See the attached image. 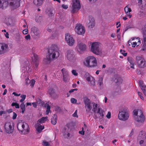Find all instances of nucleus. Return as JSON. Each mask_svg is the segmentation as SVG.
<instances>
[{
  "label": "nucleus",
  "instance_id": "nucleus-1",
  "mask_svg": "<svg viewBox=\"0 0 146 146\" xmlns=\"http://www.w3.org/2000/svg\"><path fill=\"white\" fill-rule=\"evenodd\" d=\"M31 69L30 64L29 61H26L23 64L21 67V76L25 78V84L26 85H29L31 88H33L35 84V81L32 79L30 80L29 79V76L31 72Z\"/></svg>",
  "mask_w": 146,
  "mask_h": 146
},
{
  "label": "nucleus",
  "instance_id": "nucleus-2",
  "mask_svg": "<svg viewBox=\"0 0 146 146\" xmlns=\"http://www.w3.org/2000/svg\"><path fill=\"white\" fill-rule=\"evenodd\" d=\"M59 49L57 45L52 44L49 48L46 57V59L48 61L54 60L59 56Z\"/></svg>",
  "mask_w": 146,
  "mask_h": 146
},
{
  "label": "nucleus",
  "instance_id": "nucleus-3",
  "mask_svg": "<svg viewBox=\"0 0 146 146\" xmlns=\"http://www.w3.org/2000/svg\"><path fill=\"white\" fill-rule=\"evenodd\" d=\"M83 63L85 66L88 67H94L97 65L96 59L93 56H89L85 58L84 60Z\"/></svg>",
  "mask_w": 146,
  "mask_h": 146
},
{
  "label": "nucleus",
  "instance_id": "nucleus-4",
  "mask_svg": "<svg viewBox=\"0 0 146 146\" xmlns=\"http://www.w3.org/2000/svg\"><path fill=\"white\" fill-rule=\"evenodd\" d=\"M90 50L94 54L96 55H101L103 51L100 47V44L98 42H91Z\"/></svg>",
  "mask_w": 146,
  "mask_h": 146
},
{
  "label": "nucleus",
  "instance_id": "nucleus-5",
  "mask_svg": "<svg viewBox=\"0 0 146 146\" xmlns=\"http://www.w3.org/2000/svg\"><path fill=\"white\" fill-rule=\"evenodd\" d=\"M135 120L139 123H143L144 121L145 117L142 111L140 110H135L133 112Z\"/></svg>",
  "mask_w": 146,
  "mask_h": 146
},
{
  "label": "nucleus",
  "instance_id": "nucleus-6",
  "mask_svg": "<svg viewBox=\"0 0 146 146\" xmlns=\"http://www.w3.org/2000/svg\"><path fill=\"white\" fill-rule=\"evenodd\" d=\"M129 116L127 108H125L119 111L118 117L119 120L125 121L128 119Z\"/></svg>",
  "mask_w": 146,
  "mask_h": 146
},
{
  "label": "nucleus",
  "instance_id": "nucleus-7",
  "mask_svg": "<svg viewBox=\"0 0 146 146\" xmlns=\"http://www.w3.org/2000/svg\"><path fill=\"white\" fill-rule=\"evenodd\" d=\"M65 55L67 60L70 62L74 63L76 61L77 58L73 50L70 49L67 50L66 52Z\"/></svg>",
  "mask_w": 146,
  "mask_h": 146
},
{
  "label": "nucleus",
  "instance_id": "nucleus-8",
  "mask_svg": "<svg viewBox=\"0 0 146 146\" xmlns=\"http://www.w3.org/2000/svg\"><path fill=\"white\" fill-rule=\"evenodd\" d=\"M17 128L20 132H23L24 131L26 133H28L30 130L29 125L26 123H19L17 124Z\"/></svg>",
  "mask_w": 146,
  "mask_h": 146
},
{
  "label": "nucleus",
  "instance_id": "nucleus-9",
  "mask_svg": "<svg viewBox=\"0 0 146 146\" xmlns=\"http://www.w3.org/2000/svg\"><path fill=\"white\" fill-rule=\"evenodd\" d=\"M4 127L6 132L9 134L12 133L14 129V123L12 122L7 121L4 125Z\"/></svg>",
  "mask_w": 146,
  "mask_h": 146
},
{
  "label": "nucleus",
  "instance_id": "nucleus-10",
  "mask_svg": "<svg viewBox=\"0 0 146 146\" xmlns=\"http://www.w3.org/2000/svg\"><path fill=\"white\" fill-rule=\"evenodd\" d=\"M65 40L68 45L70 46H73L75 43V41L73 36L68 33L65 34Z\"/></svg>",
  "mask_w": 146,
  "mask_h": 146
},
{
  "label": "nucleus",
  "instance_id": "nucleus-11",
  "mask_svg": "<svg viewBox=\"0 0 146 146\" xmlns=\"http://www.w3.org/2000/svg\"><path fill=\"white\" fill-rule=\"evenodd\" d=\"M79 0H72L71 12L74 13L76 12L80 8Z\"/></svg>",
  "mask_w": 146,
  "mask_h": 146
},
{
  "label": "nucleus",
  "instance_id": "nucleus-12",
  "mask_svg": "<svg viewBox=\"0 0 146 146\" xmlns=\"http://www.w3.org/2000/svg\"><path fill=\"white\" fill-rule=\"evenodd\" d=\"M86 44L82 42H80L78 43L76 49L79 53L82 54L86 50Z\"/></svg>",
  "mask_w": 146,
  "mask_h": 146
},
{
  "label": "nucleus",
  "instance_id": "nucleus-13",
  "mask_svg": "<svg viewBox=\"0 0 146 146\" xmlns=\"http://www.w3.org/2000/svg\"><path fill=\"white\" fill-rule=\"evenodd\" d=\"M75 30L76 33L79 35L84 34L85 31L84 27L80 24H78L76 25Z\"/></svg>",
  "mask_w": 146,
  "mask_h": 146
},
{
  "label": "nucleus",
  "instance_id": "nucleus-14",
  "mask_svg": "<svg viewBox=\"0 0 146 146\" xmlns=\"http://www.w3.org/2000/svg\"><path fill=\"white\" fill-rule=\"evenodd\" d=\"M20 0H8V4L12 9H14L20 6Z\"/></svg>",
  "mask_w": 146,
  "mask_h": 146
},
{
  "label": "nucleus",
  "instance_id": "nucleus-15",
  "mask_svg": "<svg viewBox=\"0 0 146 146\" xmlns=\"http://www.w3.org/2000/svg\"><path fill=\"white\" fill-rule=\"evenodd\" d=\"M136 60L138 66L141 68H144L146 67V61L145 59L141 56L136 57Z\"/></svg>",
  "mask_w": 146,
  "mask_h": 146
},
{
  "label": "nucleus",
  "instance_id": "nucleus-16",
  "mask_svg": "<svg viewBox=\"0 0 146 146\" xmlns=\"http://www.w3.org/2000/svg\"><path fill=\"white\" fill-rule=\"evenodd\" d=\"M9 51V48L7 44L0 43V54H4Z\"/></svg>",
  "mask_w": 146,
  "mask_h": 146
},
{
  "label": "nucleus",
  "instance_id": "nucleus-17",
  "mask_svg": "<svg viewBox=\"0 0 146 146\" xmlns=\"http://www.w3.org/2000/svg\"><path fill=\"white\" fill-rule=\"evenodd\" d=\"M85 77L88 83L92 86H94L95 84V80L94 78L90 75L88 73L85 74Z\"/></svg>",
  "mask_w": 146,
  "mask_h": 146
},
{
  "label": "nucleus",
  "instance_id": "nucleus-18",
  "mask_svg": "<svg viewBox=\"0 0 146 146\" xmlns=\"http://www.w3.org/2000/svg\"><path fill=\"white\" fill-rule=\"evenodd\" d=\"M130 42L133 47H135L139 46L141 43V40L139 38H133L132 40L129 41V43Z\"/></svg>",
  "mask_w": 146,
  "mask_h": 146
},
{
  "label": "nucleus",
  "instance_id": "nucleus-19",
  "mask_svg": "<svg viewBox=\"0 0 146 146\" xmlns=\"http://www.w3.org/2000/svg\"><path fill=\"white\" fill-rule=\"evenodd\" d=\"M142 32L143 36V50H146V25L143 27L142 29Z\"/></svg>",
  "mask_w": 146,
  "mask_h": 146
},
{
  "label": "nucleus",
  "instance_id": "nucleus-20",
  "mask_svg": "<svg viewBox=\"0 0 146 146\" xmlns=\"http://www.w3.org/2000/svg\"><path fill=\"white\" fill-rule=\"evenodd\" d=\"M31 57L33 63L35 65L36 70L39 64L38 55L35 53H33L31 55Z\"/></svg>",
  "mask_w": 146,
  "mask_h": 146
},
{
  "label": "nucleus",
  "instance_id": "nucleus-21",
  "mask_svg": "<svg viewBox=\"0 0 146 146\" xmlns=\"http://www.w3.org/2000/svg\"><path fill=\"white\" fill-rule=\"evenodd\" d=\"M87 23L88 26L89 28H93L95 25L94 19L92 17H90L87 21Z\"/></svg>",
  "mask_w": 146,
  "mask_h": 146
},
{
  "label": "nucleus",
  "instance_id": "nucleus-22",
  "mask_svg": "<svg viewBox=\"0 0 146 146\" xmlns=\"http://www.w3.org/2000/svg\"><path fill=\"white\" fill-rule=\"evenodd\" d=\"M86 111L87 113H89L92 108L93 103H91L90 101H84Z\"/></svg>",
  "mask_w": 146,
  "mask_h": 146
},
{
  "label": "nucleus",
  "instance_id": "nucleus-23",
  "mask_svg": "<svg viewBox=\"0 0 146 146\" xmlns=\"http://www.w3.org/2000/svg\"><path fill=\"white\" fill-rule=\"evenodd\" d=\"M97 113L98 114V115L97 116L96 115L95 116L94 118L96 119L98 118H99L100 119H102L103 118L104 116V111L101 108H98V111L97 112Z\"/></svg>",
  "mask_w": 146,
  "mask_h": 146
},
{
  "label": "nucleus",
  "instance_id": "nucleus-24",
  "mask_svg": "<svg viewBox=\"0 0 146 146\" xmlns=\"http://www.w3.org/2000/svg\"><path fill=\"white\" fill-rule=\"evenodd\" d=\"M8 5V0H0V9H5Z\"/></svg>",
  "mask_w": 146,
  "mask_h": 146
},
{
  "label": "nucleus",
  "instance_id": "nucleus-25",
  "mask_svg": "<svg viewBox=\"0 0 146 146\" xmlns=\"http://www.w3.org/2000/svg\"><path fill=\"white\" fill-rule=\"evenodd\" d=\"M70 129L68 125L65 126L63 129V134L65 137H68L70 136V134L68 132Z\"/></svg>",
  "mask_w": 146,
  "mask_h": 146
},
{
  "label": "nucleus",
  "instance_id": "nucleus-26",
  "mask_svg": "<svg viewBox=\"0 0 146 146\" xmlns=\"http://www.w3.org/2000/svg\"><path fill=\"white\" fill-rule=\"evenodd\" d=\"M61 71L63 75V81L65 82H67L68 80V72L65 68L62 69Z\"/></svg>",
  "mask_w": 146,
  "mask_h": 146
},
{
  "label": "nucleus",
  "instance_id": "nucleus-27",
  "mask_svg": "<svg viewBox=\"0 0 146 146\" xmlns=\"http://www.w3.org/2000/svg\"><path fill=\"white\" fill-rule=\"evenodd\" d=\"M125 12L127 16L129 18H130L132 17V15L130 13L131 12V9L128 6H126L124 8Z\"/></svg>",
  "mask_w": 146,
  "mask_h": 146
},
{
  "label": "nucleus",
  "instance_id": "nucleus-28",
  "mask_svg": "<svg viewBox=\"0 0 146 146\" xmlns=\"http://www.w3.org/2000/svg\"><path fill=\"white\" fill-rule=\"evenodd\" d=\"M31 33L33 36H38L40 33L38 29L35 27L31 28Z\"/></svg>",
  "mask_w": 146,
  "mask_h": 146
},
{
  "label": "nucleus",
  "instance_id": "nucleus-29",
  "mask_svg": "<svg viewBox=\"0 0 146 146\" xmlns=\"http://www.w3.org/2000/svg\"><path fill=\"white\" fill-rule=\"evenodd\" d=\"M139 85L142 90L145 96H146V85L145 86L142 80L139 81Z\"/></svg>",
  "mask_w": 146,
  "mask_h": 146
},
{
  "label": "nucleus",
  "instance_id": "nucleus-30",
  "mask_svg": "<svg viewBox=\"0 0 146 146\" xmlns=\"http://www.w3.org/2000/svg\"><path fill=\"white\" fill-rule=\"evenodd\" d=\"M130 64V66H128L127 67V69H130L131 68L133 69H134V62L133 61V60L131 57H128L127 58Z\"/></svg>",
  "mask_w": 146,
  "mask_h": 146
},
{
  "label": "nucleus",
  "instance_id": "nucleus-31",
  "mask_svg": "<svg viewBox=\"0 0 146 146\" xmlns=\"http://www.w3.org/2000/svg\"><path fill=\"white\" fill-rule=\"evenodd\" d=\"M44 126L41 125L38 123H37L35 125V128L36 130L39 133L41 132L44 129Z\"/></svg>",
  "mask_w": 146,
  "mask_h": 146
},
{
  "label": "nucleus",
  "instance_id": "nucleus-32",
  "mask_svg": "<svg viewBox=\"0 0 146 146\" xmlns=\"http://www.w3.org/2000/svg\"><path fill=\"white\" fill-rule=\"evenodd\" d=\"M146 139V134L144 131H141L138 137V140Z\"/></svg>",
  "mask_w": 146,
  "mask_h": 146
},
{
  "label": "nucleus",
  "instance_id": "nucleus-33",
  "mask_svg": "<svg viewBox=\"0 0 146 146\" xmlns=\"http://www.w3.org/2000/svg\"><path fill=\"white\" fill-rule=\"evenodd\" d=\"M33 3L35 6L38 7L42 5L43 2L40 0H34Z\"/></svg>",
  "mask_w": 146,
  "mask_h": 146
},
{
  "label": "nucleus",
  "instance_id": "nucleus-34",
  "mask_svg": "<svg viewBox=\"0 0 146 146\" xmlns=\"http://www.w3.org/2000/svg\"><path fill=\"white\" fill-rule=\"evenodd\" d=\"M48 117H42L41 118L39 119L37 122V123H44L45 121H46L47 120Z\"/></svg>",
  "mask_w": 146,
  "mask_h": 146
},
{
  "label": "nucleus",
  "instance_id": "nucleus-35",
  "mask_svg": "<svg viewBox=\"0 0 146 146\" xmlns=\"http://www.w3.org/2000/svg\"><path fill=\"white\" fill-rule=\"evenodd\" d=\"M25 107V105L24 103H22L21 104L20 107L21 110H22L21 112L22 114H23L24 113L26 109Z\"/></svg>",
  "mask_w": 146,
  "mask_h": 146
},
{
  "label": "nucleus",
  "instance_id": "nucleus-36",
  "mask_svg": "<svg viewBox=\"0 0 146 146\" xmlns=\"http://www.w3.org/2000/svg\"><path fill=\"white\" fill-rule=\"evenodd\" d=\"M57 120V118L55 117V115H54V117L51 119V123L52 124L55 125L56 123Z\"/></svg>",
  "mask_w": 146,
  "mask_h": 146
},
{
  "label": "nucleus",
  "instance_id": "nucleus-37",
  "mask_svg": "<svg viewBox=\"0 0 146 146\" xmlns=\"http://www.w3.org/2000/svg\"><path fill=\"white\" fill-rule=\"evenodd\" d=\"M117 81L116 82L117 85H119L121 84L123 82V80L120 77H118L116 79Z\"/></svg>",
  "mask_w": 146,
  "mask_h": 146
},
{
  "label": "nucleus",
  "instance_id": "nucleus-38",
  "mask_svg": "<svg viewBox=\"0 0 146 146\" xmlns=\"http://www.w3.org/2000/svg\"><path fill=\"white\" fill-rule=\"evenodd\" d=\"M103 78L102 77H100L98 81V84L100 87L103 86Z\"/></svg>",
  "mask_w": 146,
  "mask_h": 146
},
{
  "label": "nucleus",
  "instance_id": "nucleus-39",
  "mask_svg": "<svg viewBox=\"0 0 146 146\" xmlns=\"http://www.w3.org/2000/svg\"><path fill=\"white\" fill-rule=\"evenodd\" d=\"M47 13L49 17H51L53 16L54 15V13L52 11V10L51 9H50L47 12Z\"/></svg>",
  "mask_w": 146,
  "mask_h": 146
},
{
  "label": "nucleus",
  "instance_id": "nucleus-40",
  "mask_svg": "<svg viewBox=\"0 0 146 146\" xmlns=\"http://www.w3.org/2000/svg\"><path fill=\"white\" fill-rule=\"evenodd\" d=\"M46 115H48L50 111V106L48 104L46 105Z\"/></svg>",
  "mask_w": 146,
  "mask_h": 146
},
{
  "label": "nucleus",
  "instance_id": "nucleus-41",
  "mask_svg": "<svg viewBox=\"0 0 146 146\" xmlns=\"http://www.w3.org/2000/svg\"><path fill=\"white\" fill-rule=\"evenodd\" d=\"M48 93L51 96L53 95L54 93V90L52 88H50L48 89Z\"/></svg>",
  "mask_w": 146,
  "mask_h": 146
},
{
  "label": "nucleus",
  "instance_id": "nucleus-42",
  "mask_svg": "<svg viewBox=\"0 0 146 146\" xmlns=\"http://www.w3.org/2000/svg\"><path fill=\"white\" fill-rule=\"evenodd\" d=\"M92 106H93V110L95 113H96V108L98 106V104H95V103H93V105Z\"/></svg>",
  "mask_w": 146,
  "mask_h": 146
},
{
  "label": "nucleus",
  "instance_id": "nucleus-43",
  "mask_svg": "<svg viewBox=\"0 0 146 146\" xmlns=\"http://www.w3.org/2000/svg\"><path fill=\"white\" fill-rule=\"evenodd\" d=\"M90 96H89L84 95L83 97V99L84 100H90L93 99L89 98Z\"/></svg>",
  "mask_w": 146,
  "mask_h": 146
},
{
  "label": "nucleus",
  "instance_id": "nucleus-44",
  "mask_svg": "<svg viewBox=\"0 0 146 146\" xmlns=\"http://www.w3.org/2000/svg\"><path fill=\"white\" fill-rule=\"evenodd\" d=\"M42 144L44 146H49L50 145L49 143L48 142L46 141L45 140L42 141Z\"/></svg>",
  "mask_w": 146,
  "mask_h": 146
},
{
  "label": "nucleus",
  "instance_id": "nucleus-45",
  "mask_svg": "<svg viewBox=\"0 0 146 146\" xmlns=\"http://www.w3.org/2000/svg\"><path fill=\"white\" fill-rule=\"evenodd\" d=\"M78 90L77 88H75L74 89H71L70 90H69L68 92V93L67 94V96L68 97L70 95V94L71 93L73 92H74V91H77Z\"/></svg>",
  "mask_w": 146,
  "mask_h": 146
},
{
  "label": "nucleus",
  "instance_id": "nucleus-46",
  "mask_svg": "<svg viewBox=\"0 0 146 146\" xmlns=\"http://www.w3.org/2000/svg\"><path fill=\"white\" fill-rule=\"evenodd\" d=\"M11 106H15V108H19V104L16 102L13 103H12Z\"/></svg>",
  "mask_w": 146,
  "mask_h": 146
},
{
  "label": "nucleus",
  "instance_id": "nucleus-47",
  "mask_svg": "<svg viewBox=\"0 0 146 146\" xmlns=\"http://www.w3.org/2000/svg\"><path fill=\"white\" fill-rule=\"evenodd\" d=\"M120 53L122 54L124 56H126L127 55V53L125 52L124 50H120Z\"/></svg>",
  "mask_w": 146,
  "mask_h": 146
},
{
  "label": "nucleus",
  "instance_id": "nucleus-48",
  "mask_svg": "<svg viewBox=\"0 0 146 146\" xmlns=\"http://www.w3.org/2000/svg\"><path fill=\"white\" fill-rule=\"evenodd\" d=\"M72 74L75 76H77L78 75V73L76 72V71L75 70H73L72 71Z\"/></svg>",
  "mask_w": 146,
  "mask_h": 146
},
{
  "label": "nucleus",
  "instance_id": "nucleus-49",
  "mask_svg": "<svg viewBox=\"0 0 146 146\" xmlns=\"http://www.w3.org/2000/svg\"><path fill=\"white\" fill-rule=\"evenodd\" d=\"M42 19V17L40 16H38L36 17V20L37 22H39Z\"/></svg>",
  "mask_w": 146,
  "mask_h": 146
},
{
  "label": "nucleus",
  "instance_id": "nucleus-50",
  "mask_svg": "<svg viewBox=\"0 0 146 146\" xmlns=\"http://www.w3.org/2000/svg\"><path fill=\"white\" fill-rule=\"evenodd\" d=\"M77 110H76L74 113L72 114V116L74 117H78V116L77 114Z\"/></svg>",
  "mask_w": 146,
  "mask_h": 146
},
{
  "label": "nucleus",
  "instance_id": "nucleus-51",
  "mask_svg": "<svg viewBox=\"0 0 146 146\" xmlns=\"http://www.w3.org/2000/svg\"><path fill=\"white\" fill-rule=\"evenodd\" d=\"M28 31L27 29H25L23 31V33L24 35H26L28 33Z\"/></svg>",
  "mask_w": 146,
  "mask_h": 146
},
{
  "label": "nucleus",
  "instance_id": "nucleus-52",
  "mask_svg": "<svg viewBox=\"0 0 146 146\" xmlns=\"http://www.w3.org/2000/svg\"><path fill=\"white\" fill-rule=\"evenodd\" d=\"M138 94L139 96L141 98V99L143 100L144 99L143 97L142 96V94L141 92H138Z\"/></svg>",
  "mask_w": 146,
  "mask_h": 146
},
{
  "label": "nucleus",
  "instance_id": "nucleus-53",
  "mask_svg": "<svg viewBox=\"0 0 146 146\" xmlns=\"http://www.w3.org/2000/svg\"><path fill=\"white\" fill-rule=\"evenodd\" d=\"M21 99L20 100H24L25 99L26 95H22L21 96Z\"/></svg>",
  "mask_w": 146,
  "mask_h": 146
},
{
  "label": "nucleus",
  "instance_id": "nucleus-54",
  "mask_svg": "<svg viewBox=\"0 0 146 146\" xmlns=\"http://www.w3.org/2000/svg\"><path fill=\"white\" fill-rule=\"evenodd\" d=\"M62 7L63 8V9H67L68 7V6L67 5H65V4L62 5Z\"/></svg>",
  "mask_w": 146,
  "mask_h": 146
},
{
  "label": "nucleus",
  "instance_id": "nucleus-55",
  "mask_svg": "<svg viewBox=\"0 0 146 146\" xmlns=\"http://www.w3.org/2000/svg\"><path fill=\"white\" fill-rule=\"evenodd\" d=\"M25 38L27 40H29L30 39V36L29 35H28L25 36Z\"/></svg>",
  "mask_w": 146,
  "mask_h": 146
},
{
  "label": "nucleus",
  "instance_id": "nucleus-56",
  "mask_svg": "<svg viewBox=\"0 0 146 146\" xmlns=\"http://www.w3.org/2000/svg\"><path fill=\"white\" fill-rule=\"evenodd\" d=\"M106 117L108 118V119H110L111 118V112L109 111L108 113H107V114L106 115Z\"/></svg>",
  "mask_w": 146,
  "mask_h": 146
},
{
  "label": "nucleus",
  "instance_id": "nucleus-57",
  "mask_svg": "<svg viewBox=\"0 0 146 146\" xmlns=\"http://www.w3.org/2000/svg\"><path fill=\"white\" fill-rule=\"evenodd\" d=\"M17 116V114L15 112H13V116L12 117L13 119H15L16 118Z\"/></svg>",
  "mask_w": 146,
  "mask_h": 146
},
{
  "label": "nucleus",
  "instance_id": "nucleus-58",
  "mask_svg": "<svg viewBox=\"0 0 146 146\" xmlns=\"http://www.w3.org/2000/svg\"><path fill=\"white\" fill-rule=\"evenodd\" d=\"M4 35L6 38H9V34L8 32L4 33Z\"/></svg>",
  "mask_w": 146,
  "mask_h": 146
},
{
  "label": "nucleus",
  "instance_id": "nucleus-59",
  "mask_svg": "<svg viewBox=\"0 0 146 146\" xmlns=\"http://www.w3.org/2000/svg\"><path fill=\"white\" fill-rule=\"evenodd\" d=\"M60 109V108L58 106H56L55 107V110L56 111H58Z\"/></svg>",
  "mask_w": 146,
  "mask_h": 146
},
{
  "label": "nucleus",
  "instance_id": "nucleus-60",
  "mask_svg": "<svg viewBox=\"0 0 146 146\" xmlns=\"http://www.w3.org/2000/svg\"><path fill=\"white\" fill-rule=\"evenodd\" d=\"M6 111H0V115H2L3 114H5L6 113Z\"/></svg>",
  "mask_w": 146,
  "mask_h": 146
},
{
  "label": "nucleus",
  "instance_id": "nucleus-61",
  "mask_svg": "<svg viewBox=\"0 0 146 146\" xmlns=\"http://www.w3.org/2000/svg\"><path fill=\"white\" fill-rule=\"evenodd\" d=\"M85 131H79V133L82 134V135H84V134Z\"/></svg>",
  "mask_w": 146,
  "mask_h": 146
},
{
  "label": "nucleus",
  "instance_id": "nucleus-62",
  "mask_svg": "<svg viewBox=\"0 0 146 146\" xmlns=\"http://www.w3.org/2000/svg\"><path fill=\"white\" fill-rule=\"evenodd\" d=\"M12 94L13 95H14L15 96H19L20 95V94H17L15 92H13V93Z\"/></svg>",
  "mask_w": 146,
  "mask_h": 146
},
{
  "label": "nucleus",
  "instance_id": "nucleus-63",
  "mask_svg": "<svg viewBox=\"0 0 146 146\" xmlns=\"http://www.w3.org/2000/svg\"><path fill=\"white\" fill-rule=\"evenodd\" d=\"M32 104L33 105V106L34 108H36L37 106V104L35 102H33L32 103Z\"/></svg>",
  "mask_w": 146,
  "mask_h": 146
},
{
  "label": "nucleus",
  "instance_id": "nucleus-64",
  "mask_svg": "<svg viewBox=\"0 0 146 146\" xmlns=\"http://www.w3.org/2000/svg\"><path fill=\"white\" fill-rule=\"evenodd\" d=\"M7 92V90L6 89H5V90H4V92L2 94L3 95H5L6 94Z\"/></svg>",
  "mask_w": 146,
  "mask_h": 146
}]
</instances>
